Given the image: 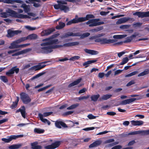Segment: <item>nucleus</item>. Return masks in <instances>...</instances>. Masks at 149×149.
Segmentation results:
<instances>
[{"instance_id":"864d4df0","label":"nucleus","mask_w":149,"mask_h":149,"mask_svg":"<svg viewBox=\"0 0 149 149\" xmlns=\"http://www.w3.org/2000/svg\"><path fill=\"white\" fill-rule=\"evenodd\" d=\"M140 131L141 133H142V135L149 134V130Z\"/></svg>"},{"instance_id":"bf43d9fd","label":"nucleus","mask_w":149,"mask_h":149,"mask_svg":"<svg viewBox=\"0 0 149 149\" xmlns=\"http://www.w3.org/2000/svg\"><path fill=\"white\" fill-rule=\"evenodd\" d=\"M8 34L10 37H13L15 35L14 31H11L8 32Z\"/></svg>"},{"instance_id":"0eeeda50","label":"nucleus","mask_w":149,"mask_h":149,"mask_svg":"<svg viewBox=\"0 0 149 149\" xmlns=\"http://www.w3.org/2000/svg\"><path fill=\"white\" fill-rule=\"evenodd\" d=\"M9 13L12 16L14 17L18 18L21 19L29 18V16L26 15H24L22 14H19L15 11L10 10Z\"/></svg>"},{"instance_id":"423d86ee","label":"nucleus","mask_w":149,"mask_h":149,"mask_svg":"<svg viewBox=\"0 0 149 149\" xmlns=\"http://www.w3.org/2000/svg\"><path fill=\"white\" fill-rule=\"evenodd\" d=\"M70 122V125H71L68 126V127H73L74 124L77 125L79 124V123L78 122H75L74 123L73 122ZM55 125L56 127L59 128H61V126L64 127H68V126H67L66 125L65 123H63V122H56L55 123Z\"/></svg>"},{"instance_id":"39448f33","label":"nucleus","mask_w":149,"mask_h":149,"mask_svg":"<svg viewBox=\"0 0 149 149\" xmlns=\"http://www.w3.org/2000/svg\"><path fill=\"white\" fill-rule=\"evenodd\" d=\"M132 97H138L137 98H132L123 100L121 102V104L122 105H126L127 104H129L136 100L141 99L143 98V96L141 95H131Z\"/></svg>"},{"instance_id":"f03ea898","label":"nucleus","mask_w":149,"mask_h":149,"mask_svg":"<svg viewBox=\"0 0 149 149\" xmlns=\"http://www.w3.org/2000/svg\"><path fill=\"white\" fill-rule=\"evenodd\" d=\"M59 35V33H56L51 36L50 37L42 40V41L48 42L45 43H42L40 44L41 46H45L47 45H54L58 43V39H53Z\"/></svg>"},{"instance_id":"c9c22d12","label":"nucleus","mask_w":149,"mask_h":149,"mask_svg":"<svg viewBox=\"0 0 149 149\" xmlns=\"http://www.w3.org/2000/svg\"><path fill=\"white\" fill-rule=\"evenodd\" d=\"M25 40H26L25 37H22L19 39H18L15 41L14 42L17 45V44H19L22 42L24 41Z\"/></svg>"},{"instance_id":"dca6fc26","label":"nucleus","mask_w":149,"mask_h":149,"mask_svg":"<svg viewBox=\"0 0 149 149\" xmlns=\"http://www.w3.org/2000/svg\"><path fill=\"white\" fill-rule=\"evenodd\" d=\"M139 34L138 33H135L132 36L127 37L125 39L124 41V43H128L130 42L133 39L135 38L136 36L139 35Z\"/></svg>"},{"instance_id":"393cba45","label":"nucleus","mask_w":149,"mask_h":149,"mask_svg":"<svg viewBox=\"0 0 149 149\" xmlns=\"http://www.w3.org/2000/svg\"><path fill=\"white\" fill-rule=\"evenodd\" d=\"M101 143L102 142L100 140H97L91 144L89 146V147L90 148H91L97 147L100 145L101 144Z\"/></svg>"},{"instance_id":"bb28decb","label":"nucleus","mask_w":149,"mask_h":149,"mask_svg":"<svg viewBox=\"0 0 149 149\" xmlns=\"http://www.w3.org/2000/svg\"><path fill=\"white\" fill-rule=\"evenodd\" d=\"M82 79L80 78L70 84L68 85L69 87H70L78 84L81 81Z\"/></svg>"},{"instance_id":"6e6d98bb","label":"nucleus","mask_w":149,"mask_h":149,"mask_svg":"<svg viewBox=\"0 0 149 149\" xmlns=\"http://www.w3.org/2000/svg\"><path fill=\"white\" fill-rule=\"evenodd\" d=\"M118 142H116L113 143L112 142V143L108 144L106 146L108 147H111L118 144Z\"/></svg>"},{"instance_id":"f704fd0d","label":"nucleus","mask_w":149,"mask_h":149,"mask_svg":"<svg viewBox=\"0 0 149 149\" xmlns=\"http://www.w3.org/2000/svg\"><path fill=\"white\" fill-rule=\"evenodd\" d=\"M100 95L99 94H97L96 95H93L91 96V98L92 101H93L94 102L96 101L100 97Z\"/></svg>"},{"instance_id":"7c9ffc66","label":"nucleus","mask_w":149,"mask_h":149,"mask_svg":"<svg viewBox=\"0 0 149 149\" xmlns=\"http://www.w3.org/2000/svg\"><path fill=\"white\" fill-rule=\"evenodd\" d=\"M21 7L24 8L25 12L27 13L30 11V9L29 6L26 5L25 3L22 4Z\"/></svg>"},{"instance_id":"a878e982","label":"nucleus","mask_w":149,"mask_h":149,"mask_svg":"<svg viewBox=\"0 0 149 149\" xmlns=\"http://www.w3.org/2000/svg\"><path fill=\"white\" fill-rule=\"evenodd\" d=\"M38 142H35L31 143V145L32 149H41L42 147L38 145Z\"/></svg>"},{"instance_id":"603ef678","label":"nucleus","mask_w":149,"mask_h":149,"mask_svg":"<svg viewBox=\"0 0 149 149\" xmlns=\"http://www.w3.org/2000/svg\"><path fill=\"white\" fill-rule=\"evenodd\" d=\"M1 17L3 18H6L8 16V14L6 12H1L0 13Z\"/></svg>"},{"instance_id":"09e8293b","label":"nucleus","mask_w":149,"mask_h":149,"mask_svg":"<svg viewBox=\"0 0 149 149\" xmlns=\"http://www.w3.org/2000/svg\"><path fill=\"white\" fill-rule=\"evenodd\" d=\"M0 77L2 80L4 82L6 83L8 81V80L6 76H0Z\"/></svg>"},{"instance_id":"4c0bfd02","label":"nucleus","mask_w":149,"mask_h":149,"mask_svg":"<svg viewBox=\"0 0 149 149\" xmlns=\"http://www.w3.org/2000/svg\"><path fill=\"white\" fill-rule=\"evenodd\" d=\"M129 59L127 57L123 58L122 59V61L120 63L119 65H123L127 63Z\"/></svg>"},{"instance_id":"de8ad7c7","label":"nucleus","mask_w":149,"mask_h":149,"mask_svg":"<svg viewBox=\"0 0 149 149\" xmlns=\"http://www.w3.org/2000/svg\"><path fill=\"white\" fill-rule=\"evenodd\" d=\"M52 86V85L51 84H49L48 85H47V86L45 87H44L42 88H40V89H39L38 91H39V92H40V91H42L45 90V89H47V88H49V87L51 86Z\"/></svg>"},{"instance_id":"72a5a7b5","label":"nucleus","mask_w":149,"mask_h":149,"mask_svg":"<svg viewBox=\"0 0 149 149\" xmlns=\"http://www.w3.org/2000/svg\"><path fill=\"white\" fill-rule=\"evenodd\" d=\"M149 73V69L145 70L144 71L139 73L138 75V77L143 76Z\"/></svg>"},{"instance_id":"1a4fd4ad","label":"nucleus","mask_w":149,"mask_h":149,"mask_svg":"<svg viewBox=\"0 0 149 149\" xmlns=\"http://www.w3.org/2000/svg\"><path fill=\"white\" fill-rule=\"evenodd\" d=\"M30 45V44H23L20 45H17L16 43L13 41L10 44V45L9 46L8 48L10 49H14L19 47L23 48L26 47Z\"/></svg>"},{"instance_id":"f8f14e48","label":"nucleus","mask_w":149,"mask_h":149,"mask_svg":"<svg viewBox=\"0 0 149 149\" xmlns=\"http://www.w3.org/2000/svg\"><path fill=\"white\" fill-rule=\"evenodd\" d=\"M134 15H136L139 18H143L145 17H149V11L142 12H136L133 14Z\"/></svg>"},{"instance_id":"2f4dec72","label":"nucleus","mask_w":149,"mask_h":149,"mask_svg":"<svg viewBox=\"0 0 149 149\" xmlns=\"http://www.w3.org/2000/svg\"><path fill=\"white\" fill-rule=\"evenodd\" d=\"M14 138L13 137L12 135L11 136L7 139L6 138H2L1 140L2 141L5 142L6 143H9Z\"/></svg>"},{"instance_id":"6ab92c4d","label":"nucleus","mask_w":149,"mask_h":149,"mask_svg":"<svg viewBox=\"0 0 149 149\" xmlns=\"http://www.w3.org/2000/svg\"><path fill=\"white\" fill-rule=\"evenodd\" d=\"M132 19L128 17H125L119 19L116 22V24H121L127 22L130 19Z\"/></svg>"},{"instance_id":"aec40b11","label":"nucleus","mask_w":149,"mask_h":149,"mask_svg":"<svg viewBox=\"0 0 149 149\" xmlns=\"http://www.w3.org/2000/svg\"><path fill=\"white\" fill-rule=\"evenodd\" d=\"M21 108H19L16 111V113L19 112H21L22 116L24 118H25L26 115V109L24 106H23L21 107Z\"/></svg>"},{"instance_id":"37998d69","label":"nucleus","mask_w":149,"mask_h":149,"mask_svg":"<svg viewBox=\"0 0 149 149\" xmlns=\"http://www.w3.org/2000/svg\"><path fill=\"white\" fill-rule=\"evenodd\" d=\"M138 73V72L137 71H134L126 75L125 77H131L133 75H134L137 74Z\"/></svg>"},{"instance_id":"79ce46f5","label":"nucleus","mask_w":149,"mask_h":149,"mask_svg":"<svg viewBox=\"0 0 149 149\" xmlns=\"http://www.w3.org/2000/svg\"><path fill=\"white\" fill-rule=\"evenodd\" d=\"M141 133L140 131H136L128 133L127 135H136Z\"/></svg>"},{"instance_id":"9d476101","label":"nucleus","mask_w":149,"mask_h":149,"mask_svg":"<svg viewBox=\"0 0 149 149\" xmlns=\"http://www.w3.org/2000/svg\"><path fill=\"white\" fill-rule=\"evenodd\" d=\"M40 51L42 53L47 54L51 53L53 51L52 46L49 45L47 47H44L41 48Z\"/></svg>"},{"instance_id":"cd10ccee","label":"nucleus","mask_w":149,"mask_h":149,"mask_svg":"<svg viewBox=\"0 0 149 149\" xmlns=\"http://www.w3.org/2000/svg\"><path fill=\"white\" fill-rule=\"evenodd\" d=\"M22 146V144H13L10 146L8 148L10 149H17Z\"/></svg>"},{"instance_id":"49530a36","label":"nucleus","mask_w":149,"mask_h":149,"mask_svg":"<svg viewBox=\"0 0 149 149\" xmlns=\"http://www.w3.org/2000/svg\"><path fill=\"white\" fill-rule=\"evenodd\" d=\"M53 113L52 112H45L42 114V117H45L49 116Z\"/></svg>"},{"instance_id":"5fc2aeb1","label":"nucleus","mask_w":149,"mask_h":149,"mask_svg":"<svg viewBox=\"0 0 149 149\" xmlns=\"http://www.w3.org/2000/svg\"><path fill=\"white\" fill-rule=\"evenodd\" d=\"M142 24V23H140V22H137L136 23H134L133 26L134 27H140L141 25Z\"/></svg>"},{"instance_id":"b1692460","label":"nucleus","mask_w":149,"mask_h":149,"mask_svg":"<svg viewBox=\"0 0 149 149\" xmlns=\"http://www.w3.org/2000/svg\"><path fill=\"white\" fill-rule=\"evenodd\" d=\"M84 51L86 53L92 55H96L98 54L99 53L97 51L89 49H85Z\"/></svg>"},{"instance_id":"2eb2a0df","label":"nucleus","mask_w":149,"mask_h":149,"mask_svg":"<svg viewBox=\"0 0 149 149\" xmlns=\"http://www.w3.org/2000/svg\"><path fill=\"white\" fill-rule=\"evenodd\" d=\"M55 29L54 28H51L43 30L41 33V35L42 36H47L51 34L54 31Z\"/></svg>"},{"instance_id":"20e7f679","label":"nucleus","mask_w":149,"mask_h":149,"mask_svg":"<svg viewBox=\"0 0 149 149\" xmlns=\"http://www.w3.org/2000/svg\"><path fill=\"white\" fill-rule=\"evenodd\" d=\"M57 4H55L54 6V8L56 10L60 9L61 10L63 11L65 13L67 12L69 10V8L64 4H67V2L65 1H57Z\"/></svg>"},{"instance_id":"9b49d317","label":"nucleus","mask_w":149,"mask_h":149,"mask_svg":"<svg viewBox=\"0 0 149 149\" xmlns=\"http://www.w3.org/2000/svg\"><path fill=\"white\" fill-rule=\"evenodd\" d=\"M16 66L12 67L10 70L6 72V75L8 76H10L11 75L13 74L15 72L17 74L19 71V69L17 68Z\"/></svg>"},{"instance_id":"338daca9","label":"nucleus","mask_w":149,"mask_h":149,"mask_svg":"<svg viewBox=\"0 0 149 149\" xmlns=\"http://www.w3.org/2000/svg\"><path fill=\"white\" fill-rule=\"evenodd\" d=\"M94 129L95 127H92L84 128L83 130L86 131H88L94 130Z\"/></svg>"},{"instance_id":"f257e3e1","label":"nucleus","mask_w":149,"mask_h":149,"mask_svg":"<svg viewBox=\"0 0 149 149\" xmlns=\"http://www.w3.org/2000/svg\"><path fill=\"white\" fill-rule=\"evenodd\" d=\"M95 16L93 15L87 14L85 17L79 18L81 22L88 20V21L86 22V24L87 25H89V27L96 26L104 24V22H98L100 20L99 18L89 19H90L93 18Z\"/></svg>"},{"instance_id":"ea45409f","label":"nucleus","mask_w":149,"mask_h":149,"mask_svg":"<svg viewBox=\"0 0 149 149\" xmlns=\"http://www.w3.org/2000/svg\"><path fill=\"white\" fill-rule=\"evenodd\" d=\"M44 130L40 128H35L34 130V132L35 133L40 134L43 133L44 132Z\"/></svg>"},{"instance_id":"412c9836","label":"nucleus","mask_w":149,"mask_h":149,"mask_svg":"<svg viewBox=\"0 0 149 149\" xmlns=\"http://www.w3.org/2000/svg\"><path fill=\"white\" fill-rule=\"evenodd\" d=\"M79 22H81L79 18V17L77 19L75 18L68 22L66 24V25H69L72 24H75Z\"/></svg>"},{"instance_id":"473e14b6","label":"nucleus","mask_w":149,"mask_h":149,"mask_svg":"<svg viewBox=\"0 0 149 149\" xmlns=\"http://www.w3.org/2000/svg\"><path fill=\"white\" fill-rule=\"evenodd\" d=\"M127 35L123 34L122 35H115L113 36V38L115 39H120L126 37Z\"/></svg>"},{"instance_id":"4be33fe9","label":"nucleus","mask_w":149,"mask_h":149,"mask_svg":"<svg viewBox=\"0 0 149 149\" xmlns=\"http://www.w3.org/2000/svg\"><path fill=\"white\" fill-rule=\"evenodd\" d=\"M79 44V43L78 42H73L70 43H64L62 45L63 46H63L65 47H69L78 45Z\"/></svg>"},{"instance_id":"f3484780","label":"nucleus","mask_w":149,"mask_h":149,"mask_svg":"<svg viewBox=\"0 0 149 149\" xmlns=\"http://www.w3.org/2000/svg\"><path fill=\"white\" fill-rule=\"evenodd\" d=\"M115 42V40L114 39H107L106 38H103L101 39L100 44L104 45L106 44L113 43Z\"/></svg>"},{"instance_id":"ddd939ff","label":"nucleus","mask_w":149,"mask_h":149,"mask_svg":"<svg viewBox=\"0 0 149 149\" xmlns=\"http://www.w3.org/2000/svg\"><path fill=\"white\" fill-rule=\"evenodd\" d=\"M47 63V62H44L40 63V64H39L38 65L34 66L32 67L31 68V69L32 70H34L35 71L39 70L44 68L46 66V65H42V64L43 63Z\"/></svg>"},{"instance_id":"052dcab7","label":"nucleus","mask_w":149,"mask_h":149,"mask_svg":"<svg viewBox=\"0 0 149 149\" xmlns=\"http://www.w3.org/2000/svg\"><path fill=\"white\" fill-rule=\"evenodd\" d=\"M74 111H69L64 113L63 115L64 116H66L71 114Z\"/></svg>"},{"instance_id":"13d9d810","label":"nucleus","mask_w":149,"mask_h":149,"mask_svg":"<svg viewBox=\"0 0 149 149\" xmlns=\"http://www.w3.org/2000/svg\"><path fill=\"white\" fill-rule=\"evenodd\" d=\"M23 134H20L17 135H12L13 137L14 138L13 139H16L17 138H21L24 136Z\"/></svg>"},{"instance_id":"680f3d73","label":"nucleus","mask_w":149,"mask_h":149,"mask_svg":"<svg viewBox=\"0 0 149 149\" xmlns=\"http://www.w3.org/2000/svg\"><path fill=\"white\" fill-rule=\"evenodd\" d=\"M13 0H5L4 3L7 4H13Z\"/></svg>"},{"instance_id":"e2e57ef3","label":"nucleus","mask_w":149,"mask_h":149,"mask_svg":"<svg viewBox=\"0 0 149 149\" xmlns=\"http://www.w3.org/2000/svg\"><path fill=\"white\" fill-rule=\"evenodd\" d=\"M135 82L134 80H131L126 85L127 86H131L132 85L134 84Z\"/></svg>"},{"instance_id":"a211bd4d","label":"nucleus","mask_w":149,"mask_h":149,"mask_svg":"<svg viewBox=\"0 0 149 149\" xmlns=\"http://www.w3.org/2000/svg\"><path fill=\"white\" fill-rule=\"evenodd\" d=\"M31 49L30 48H28L26 49L17 52L12 55V56H18L24 54H25L27 52L30 51Z\"/></svg>"},{"instance_id":"c03bdc74","label":"nucleus","mask_w":149,"mask_h":149,"mask_svg":"<svg viewBox=\"0 0 149 149\" xmlns=\"http://www.w3.org/2000/svg\"><path fill=\"white\" fill-rule=\"evenodd\" d=\"M111 96V95H103L102 97V99L106 100L109 98Z\"/></svg>"},{"instance_id":"c756f323","label":"nucleus","mask_w":149,"mask_h":149,"mask_svg":"<svg viewBox=\"0 0 149 149\" xmlns=\"http://www.w3.org/2000/svg\"><path fill=\"white\" fill-rule=\"evenodd\" d=\"M65 26V24L64 23L60 22H59V25L56 26V29H61L63 28Z\"/></svg>"},{"instance_id":"774afa93","label":"nucleus","mask_w":149,"mask_h":149,"mask_svg":"<svg viewBox=\"0 0 149 149\" xmlns=\"http://www.w3.org/2000/svg\"><path fill=\"white\" fill-rule=\"evenodd\" d=\"M107 114L109 115L113 116H114L115 115H116V113L115 112H114L111 111V112H107Z\"/></svg>"},{"instance_id":"4468645a","label":"nucleus","mask_w":149,"mask_h":149,"mask_svg":"<svg viewBox=\"0 0 149 149\" xmlns=\"http://www.w3.org/2000/svg\"><path fill=\"white\" fill-rule=\"evenodd\" d=\"M60 144V142H56L50 145L45 146L44 148L46 149H54L58 147Z\"/></svg>"},{"instance_id":"6e6552de","label":"nucleus","mask_w":149,"mask_h":149,"mask_svg":"<svg viewBox=\"0 0 149 149\" xmlns=\"http://www.w3.org/2000/svg\"><path fill=\"white\" fill-rule=\"evenodd\" d=\"M20 98L24 104H27L30 102L31 99L26 93H22L20 94Z\"/></svg>"},{"instance_id":"69168bd1","label":"nucleus","mask_w":149,"mask_h":149,"mask_svg":"<svg viewBox=\"0 0 149 149\" xmlns=\"http://www.w3.org/2000/svg\"><path fill=\"white\" fill-rule=\"evenodd\" d=\"M129 26L127 25H124L121 26L120 28L121 29H125L128 28Z\"/></svg>"},{"instance_id":"8fccbe9b","label":"nucleus","mask_w":149,"mask_h":149,"mask_svg":"<svg viewBox=\"0 0 149 149\" xmlns=\"http://www.w3.org/2000/svg\"><path fill=\"white\" fill-rule=\"evenodd\" d=\"M52 49L62 47H63L62 45H51Z\"/></svg>"},{"instance_id":"7ed1b4c3","label":"nucleus","mask_w":149,"mask_h":149,"mask_svg":"<svg viewBox=\"0 0 149 149\" xmlns=\"http://www.w3.org/2000/svg\"><path fill=\"white\" fill-rule=\"evenodd\" d=\"M90 35L89 33L87 32L81 34L79 33H74L72 32H68L65 33L64 35L61 36V38H68L69 36H77L80 37L81 39H83L84 38Z\"/></svg>"},{"instance_id":"a18cd8bd","label":"nucleus","mask_w":149,"mask_h":149,"mask_svg":"<svg viewBox=\"0 0 149 149\" xmlns=\"http://www.w3.org/2000/svg\"><path fill=\"white\" fill-rule=\"evenodd\" d=\"M38 116L41 121H49L47 119L44 118V117H42V114L41 113L38 114Z\"/></svg>"},{"instance_id":"4d7b16f0","label":"nucleus","mask_w":149,"mask_h":149,"mask_svg":"<svg viewBox=\"0 0 149 149\" xmlns=\"http://www.w3.org/2000/svg\"><path fill=\"white\" fill-rule=\"evenodd\" d=\"M89 97V95H88L86 96H81L78 98L79 100H81L84 99H86L88 98Z\"/></svg>"},{"instance_id":"a19ab883","label":"nucleus","mask_w":149,"mask_h":149,"mask_svg":"<svg viewBox=\"0 0 149 149\" xmlns=\"http://www.w3.org/2000/svg\"><path fill=\"white\" fill-rule=\"evenodd\" d=\"M103 29V27L102 26L98 27L96 28L92 29L91 31L93 32H97L102 30Z\"/></svg>"},{"instance_id":"c85d7f7f","label":"nucleus","mask_w":149,"mask_h":149,"mask_svg":"<svg viewBox=\"0 0 149 149\" xmlns=\"http://www.w3.org/2000/svg\"><path fill=\"white\" fill-rule=\"evenodd\" d=\"M97 61V60H96L88 61L86 62H84L83 63V66H85V68H86L89 66V64L95 63Z\"/></svg>"},{"instance_id":"3c124183","label":"nucleus","mask_w":149,"mask_h":149,"mask_svg":"<svg viewBox=\"0 0 149 149\" xmlns=\"http://www.w3.org/2000/svg\"><path fill=\"white\" fill-rule=\"evenodd\" d=\"M80 57L79 56H74L73 57H71L70 59V60H72V61H74L76 60H78L79 58Z\"/></svg>"},{"instance_id":"e433bc0d","label":"nucleus","mask_w":149,"mask_h":149,"mask_svg":"<svg viewBox=\"0 0 149 149\" xmlns=\"http://www.w3.org/2000/svg\"><path fill=\"white\" fill-rule=\"evenodd\" d=\"M131 124L134 126H140L143 124V122H131Z\"/></svg>"},{"instance_id":"5701e85b","label":"nucleus","mask_w":149,"mask_h":149,"mask_svg":"<svg viewBox=\"0 0 149 149\" xmlns=\"http://www.w3.org/2000/svg\"><path fill=\"white\" fill-rule=\"evenodd\" d=\"M38 37V36L35 34H32L28 35L27 37H25L26 40H34L36 39Z\"/></svg>"},{"instance_id":"58836bf2","label":"nucleus","mask_w":149,"mask_h":149,"mask_svg":"<svg viewBox=\"0 0 149 149\" xmlns=\"http://www.w3.org/2000/svg\"><path fill=\"white\" fill-rule=\"evenodd\" d=\"M79 105L78 104H73L67 108V110H71L74 109L77 107Z\"/></svg>"},{"instance_id":"0e129e2a","label":"nucleus","mask_w":149,"mask_h":149,"mask_svg":"<svg viewBox=\"0 0 149 149\" xmlns=\"http://www.w3.org/2000/svg\"><path fill=\"white\" fill-rule=\"evenodd\" d=\"M17 103H15V102H13L11 106V108L12 109L15 108L17 107Z\"/></svg>"}]
</instances>
